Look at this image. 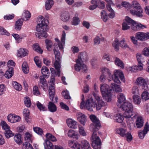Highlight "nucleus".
I'll return each mask as SVG.
<instances>
[{
    "label": "nucleus",
    "instance_id": "9d476101",
    "mask_svg": "<svg viewBox=\"0 0 149 149\" xmlns=\"http://www.w3.org/2000/svg\"><path fill=\"white\" fill-rule=\"evenodd\" d=\"M81 146L79 143H74L72 149H91L90 146L88 142L86 140H82L81 142Z\"/></svg>",
    "mask_w": 149,
    "mask_h": 149
},
{
    "label": "nucleus",
    "instance_id": "864d4df0",
    "mask_svg": "<svg viewBox=\"0 0 149 149\" xmlns=\"http://www.w3.org/2000/svg\"><path fill=\"white\" fill-rule=\"evenodd\" d=\"M112 3H108L106 5V8L107 11L110 13L108 14V16L110 18H111L112 16V8L111 7V4Z\"/></svg>",
    "mask_w": 149,
    "mask_h": 149
},
{
    "label": "nucleus",
    "instance_id": "5fc2aeb1",
    "mask_svg": "<svg viewBox=\"0 0 149 149\" xmlns=\"http://www.w3.org/2000/svg\"><path fill=\"white\" fill-rule=\"evenodd\" d=\"M45 42L47 50L49 51H50L52 44V41L49 40L47 39L45 40Z\"/></svg>",
    "mask_w": 149,
    "mask_h": 149
},
{
    "label": "nucleus",
    "instance_id": "4d7b16f0",
    "mask_svg": "<svg viewBox=\"0 0 149 149\" xmlns=\"http://www.w3.org/2000/svg\"><path fill=\"white\" fill-rule=\"evenodd\" d=\"M34 60L37 66L40 68L41 66V62L38 56H36L34 58Z\"/></svg>",
    "mask_w": 149,
    "mask_h": 149
},
{
    "label": "nucleus",
    "instance_id": "052dcab7",
    "mask_svg": "<svg viewBox=\"0 0 149 149\" xmlns=\"http://www.w3.org/2000/svg\"><path fill=\"white\" fill-rule=\"evenodd\" d=\"M96 3L97 4V6H98L99 8L102 9L104 8L105 4L104 2L101 1L100 0H97L96 1Z\"/></svg>",
    "mask_w": 149,
    "mask_h": 149
},
{
    "label": "nucleus",
    "instance_id": "7c9ffc66",
    "mask_svg": "<svg viewBox=\"0 0 149 149\" xmlns=\"http://www.w3.org/2000/svg\"><path fill=\"white\" fill-rule=\"evenodd\" d=\"M70 18L69 13L67 12L63 13L61 15V19L63 22H66Z\"/></svg>",
    "mask_w": 149,
    "mask_h": 149
},
{
    "label": "nucleus",
    "instance_id": "a211bd4d",
    "mask_svg": "<svg viewBox=\"0 0 149 149\" xmlns=\"http://www.w3.org/2000/svg\"><path fill=\"white\" fill-rule=\"evenodd\" d=\"M8 121L11 123H15L19 122L20 120V116L10 114L7 116Z\"/></svg>",
    "mask_w": 149,
    "mask_h": 149
},
{
    "label": "nucleus",
    "instance_id": "39448f33",
    "mask_svg": "<svg viewBox=\"0 0 149 149\" xmlns=\"http://www.w3.org/2000/svg\"><path fill=\"white\" fill-rule=\"evenodd\" d=\"M100 89L104 99L107 102L111 101L112 87L104 84L100 85Z\"/></svg>",
    "mask_w": 149,
    "mask_h": 149
},
{
    "label": "nucleus",
    "instance_id": "3c124183",
    "mask_svg": "<svg viewBox=\"0 0 149 149\" xmlns=\"http://www.w3.org/2000/svg\"><path fill=\"white\" fill-rule=\"evenodd\" d=\"M141 97L143 100L146 101L149 99V93L146 91H144L142 94Z\"/></svg>",
    "mask_w": 149,
    "mask_h": 149
},
{
    "label": "nucleus",
    "instance_id": "de8ad7c7",
    "mask_svg": "<svg viewBox=\"0 0 149 149\" xmlns=\"http://www.w3.org/2000/svg\"><path fill=\"white\" fill-rule=\"evenodd\" d=\"M33 49L36 52L41 54H42L43 51L38 46V44H35L33 45Z\"/></svg>",
    "mask_w": 149,
    "mask_h": 149
},
{
    "label": "nucleus",
    "instance_id": "c03bdc74",
    "mask_svg": "<svg viewBox=\"0 0 149 149\" xmlns=\"http://www.w3.org/2000/svg\"><path fill=\"white\" fill-rule=\"evenodd\" d=\"M13 85L14 88L17 91H20L22 89V86L16 81L13 82Z\"/></svg>",
    "mask_w": 149,
    "mask_h": 149
},
{
    "label": "nucleus",
    "instance_id": "ddd939ff",
    "mask_svg": "<svg viewBox=\"0 0 149 149\" xmlns=\"http://www.w3.org/2000/svg\"><path fill=\"white\" fill-rule=\"evenodd\" d=\"M148 82V81L146 80L141 77L138 78L136 81V84L142 86V89L146 91H147L148 89L147 85Z\"/></svg>",
    "mask_w": 149,
    "mask_h": 149
},
{
    "label": "nucleus",
    "instance_id": "338daca9",
    "mask_svg": "<svg viewBox=\"0 0 149 149\" xmlns=\"http://www.w3.org/2000/svg\"><path fill=\"white\" fill-rule=\"evenodd\" d=\"M24 103L25 105L27 107H30L31 105V103L29 97H26L24 100Z\"/></svg>",
    "mask_w": 149,
    "mask_h": 149
},
{
    "label": "nucleus",
    "instance_id": "f257e3e1",
    "mask_svg": "<svg viewBox=\"0 0 149 149\" xmlns=\"http://www.w3.org/2000/svg\"><path fill=\"white\" fill-rule=\"evenodd\" d=\"M66 33L64 31H63L62 34L61 39V42L60 43L59 40L57 38L55 39V41L56 43L54 45V49L53 50L54 53L55 55L56 61L54 63V66L55 69L56 70L57 74L58 76H60L61 68L60 62L61 61V57L60 56V53L58 50V47L60 49L62 50L63 48V46L65 45V40Z\"/></svg>",
    "mask_w": 149,
    "mask_h": 149
},
{
    "label": "nucleus",
    "instance_id": "6e6d98bb",
    "mask_svg": "<svg viewBox=\"0 0 149 149\" xmlns=\"http://www.w3.org/2000/svg\"><path fill=\"white\" fill-rule=\"evenodd\" d=\"M36 105L38 109L40 111H44L46 110L45 107L38 101L37 102Z\"/></svg>",
    "mask_w": 149,
    "mask_h": 149
},
{
    "label": "nucleus",
    "instance_id": "a19ab883",
    "mask_svg": "<svg viewBox=\"0 0 149 149\" xmlns=\"http://www.w3.org/2000/svg\"><path fill=\"white\" fill-rule=\"evenodd\" d=\"M23 115L25 118V120L28 122V119L30 114V112L28 109H25L23 111Z\"/></svg>",
    "mask_w": 149,
    "mask_h": 149
},
{
    "label": "nucleus",
    "instance_id": "a18cd8bd",
    "mask_svg": "<svg viewBox=\"0 0 149 149\" xmlns=\"http://www.w3.org/2000/svg\"><path fill=\"white\" fill-rule=\"evenodd\" d=\"M46 136L49 141L50 140L53 142H55L57 141L55 136L50 133L47 134L46 135Z\"/></svg>",
    "mask_w": 149,
    "mask_h": 149
},
{
    "label": "nucleus",
    "instance_id": "2eb2a0df",
    "mask_svg": "<svg viewBox=\"0 0 149 149\" xmlns=\"http://www.w3.org/2000/svg\"><path fill=\"white\" fill-rule=\"evenodd\" d=\"M76 63L74 65L75 70L77 71H79L81 69L84 72H86L87 70V68L83 62H81L78 60H76Z\"/></svg>",
    "mask_w": 149,
    "mask_h": 149
},
{
    "label": "nucleus",
    "instance_id": "6ab92c4d",
    "mask_svg": "<svg viewBox=\"0 0 149 149\" xmlns=\"http://www.w3.org/2000/svg\"><path fill=\"white\" fill-rule=\"evenodd\" d=\"M50 86L49 87L48 90L49 98L51 101H53V99L55 95V91L54 84H49Z\"/></svg>",
    "mask_w": 149,
    "mask_h": 149
},
{
    "label": "nucleus",
    "instance_id": "f03ea898",
    "mask_svg": "<svg viewBox=\"0 0 149 149\" xmlns=\"http://www.w3.org/2000/svg\"><path fill=\"white\" fill-rule=\"evenodd\" d=\"M37 22L38 24L36 27V30L40 33H36V36L39 38H46L47 37L46 31L48 30L46 22L48 21L45 20L42 16H40L38 18Z\"/></svg>",
    "mask_w": 149,
    "mask_h": 149
},
{
    "label": "nucleus",
    "instance_id": "bf43d9fd",
    "mask_svg": "<svg viewBox=\"0 0 149 149\" xmlns=\"http://www.w3.org/2000/svg\"><path fill=\"white\" fill-rule=\"evenodd\" d=\"M6 91V88L5 85L3 84H0V95L4 94Z\"/></svg>",
    "mask_w": 149,
    "mask_h": 149
},
{
    "label": "nucleus",
    "instance_id": "4468645a",
    "mask_svg": "<svg viewBox=\"0 0 149 149\" xmlns=\"http://www.w3.org/2000/svg\"><path fill=\"white\" fill-rule=\"evenodd\" d=\"M149 131V124L147 122L144 125L143 129L139 131L138 132V136L139 138L143 139Z\"/></svg>",
    "mask_w": 149,
    "mask_h": 149
},
{
    "label": "nucleus",
    "instance_id": "8fccbe9b",
    "mask_svg": "<svg viewBox=\"0 0 149 149\" xmlns=\"http://www.w3.org/2000/svg\"><path fill=\"white\" fill-rule=\"evenodd\" d=\"M80 22L79 18L77 17V15H75V16L73 17V19L72 22V25L76 26Z\"/></svg>",
    "mask_w": 149,
    "mask_h": 149
},
{
    "label": "nucleus",
    "instance_id": "c85d7f7f",
    "mask_svg": "<svg viewBox=\"0 0 149 149\" xmlns=\"http://www.w3.org/2000/svg\"><path fill=\"white\" fill-rule=\"evenodd\" d=\"M41 73L42 76H45V77L48 78L49 76V71L47 68L45 66H43L41 69Z\"/></svg>",
    "mask_w": 149,
    "mask_h": 149
},
{
    "label": "nucleus",
    "instance_id": "f8f14e48",
    "mask_svg": "<svg viewBox=\"0 0 149 149\" xmlns=\"http://www.w3.org/2000/svg\"><path fill=\"white\" fill-rule=\"evenodd\" d=\"M119 45L122 48L128 47V45L125 43L124 40L123 39L119 42L117 38H116L113 43L112 44V45L114 47V49L116 51H118L119 50Z\"/></svg>",
    "mask_w": 149,
    "mask_h": 149
},
{
    "label": "nucleus",
    "instance_id": "cd10ccee",
    "mask_svg": "<svg viewBox=\"0 0 149 149\" xmlns=\"http://www.w3.org/2000/svg\"><path fill=\"white\" fill-rule=\"evenodd\" d=\"M87 56L86 52L81 53L78 56V59L77 60L81 62H83V61H86L87 60Z\"/></svg>",
    "mask_w": 149,
    "mask_h": 149
},
{
    "label": "nucleus",
    "instance_id": "e433bc0d",
    "mask_svg": "<svg viewBox=\"0 0 149 149\" xmlns=\"http://www.w3.org/2000/svg\"><path fill=\"white\" fill-rule=\"evenodd\" d=\"M44 145L45 149H53L52 143L49 140H45Z\"/></svg>",
    "mask_w": 149,
    "mask_h": 149
},
{
    "label": "nucleus",
    "instance_id": "79ce46f5",
    "mask_svg": "<svg viewBox=\"0 0 149 149\" xmlns=\"http://www.w3.org/2000/svg\"><path fill=\"white\" fill-rule=\"evenodd\" d=\"M133 102L136 104H139L141 102V99L140 97L137 95H134L133 97Z\"/></svg>",
    "mask_w": 149,
    "mask_h": 149
},
{
    "label": "nucleus",
    "instance_id": "774afa93",
    "mask_svg": "<svg viewBox=\"0 0 149 149\" xmlns=\"http://www.w3.org/2000/svg\"><path fill=\"white\" fill-rule=\"evenodd\" d=\"M33 95L37 96L40 94V93L38 87L34 86L33 88Z\"/></svg>",
    "mask_w": 149,
    "mask_h": 149
},
{
    "label": "nucleus",
    "instance_id": "603ef678",
    "mask_svg": "<svg viewBox=\"0 0 149 149\" xmlns=\"http://www.w3.org/2000/svg\"><path fill=\"white\" fill-rule=\"evenodd\" d=\"M4 134L5 136L7 139L13 136L14 134V133L10 130V129L6 130Z\"/></svg>",
    "mask_w": 149,
    "mask_h": 149
},
{
    "label": "nucleus",
    "instance_id": "4be33fe9",
    "mask_svg": "<svg viewBox=\"0 0 149 149\" xmlns=\"http://www.w3.org/2000/svg\"><path fill=\"white\" fill-rule=\"evenodd\" d=\"M45 76H41L40 77V81L41 84V86L43 88L44 90L45 91L47 88V84L46 82Z\"/></svg>",
    "mask_w": 149,
    "mask_h": 149
},
{
    "label": "nucleus",
    "instance_id": "7ed1b4c3",
    "mask_svg": "<svg viewBox=\"0 0 149 149\" xmlns=\"http://www.w3.org/2000/svg\"><path fill=\"white\" fill-rule=\"evenodd\" d=\"M118 107L125 111L123 113V116L126 119L127 122L128 124L130 123V121L133 120L132 117L134 113L132 104L128 102H125L121 105V106Z\"/></svg>",
    "mask_w": 149,
    "mask_h": 149
},
{
    "label": "nucleus",
    "instance_id": "13d9d810",
    "mask_svg": "<svg viewBox=\"0 0 149 149\" xmlns=\"http://www.w3.org/2000/svg\"><path fill=\"white\" fill-rule=\"evenodd\" d=\"M34 131L39 135H42L43 134V130L42 129L38 127H33Z\"/></svg>",
    "mask_w": 149,
    "mask_h": 149
},
{
    "label": "nucleus",
    "instance_id": "6e6552de",
    "mask_svg": "<svg viewBox=\"0 0 149 149\" xmlns=\"http://www.w3.org/2000/svg\"><path fill=\"white\" fill-rule=\"evenodd\" d=\"M90 118L93 122V124L90 126V130L93 132H96L101 126L100 121L94 115H91L90 116Z\"/></svg>",
    "mask_w": 149,
    "mask_h": 149
},
{
    "label": "nucleus",
    "instance_id": "0e129e2a",
    "mask_svg": "<svg viewBox=\"0 0 149 149\" xmlns=\"http://www.w3.org/2000/svg\"><path fill=\"white\" fill-rule=\"evenodd\" d=\"M142 53L147 57H149V47H145L143 50Z\"/></svg>",
    "mask_w": 149,
    "mask_h": 149
},
{
    "label": "nucleus",
    "instance_id": "37998d69",
    "mask_svg": "<svg viewBox=\"0 0 149 149\" xmlns=\"http://www.w3.org/2000/svg\"><path fill=\"white\" fill-rule=\"evenodd\" d=\"M132 3L131 8H133L136 10H138L142 8L139 3L136 1H133Z\"/></svg>",
    "mask_w": 149,
    "mask_h": 149
},
{
    "label": "nucleus",
    "instance_id": "680f3d73",
    "mask_svg": "<svg viewBox=\"0 0 149 149\" xmlns=\"http://www.w3.org/2000/svg\"><path fill=\"white\" fill-rule=\"evenodd\" d=\"M1 125L2 128L4 130H7L10 129L9 126L5 121H2L1 122Z\"/></svg>",
    "mask_w": 149,
    "mask_h": 149
},
{
    "label": "nucleus",
    "instance_id": "b1692460",
    "mask_svg": "<svg viewBox=\"0 0 149 149\" xmlns=\"http://www.w3.org/2000/svg\"><path fill=\"white\" fill-rule=\"evenodd\" d=\"M68 125L70 128L76 129L77 127V122L72 119H68L67 120Z\"/></svg>",
    "mask_w": 149,
    "mask_h": 149
},
{
    "label": "nucleus",
    "instance_id": "72a5a7b5",
    "mask_svg": "<svg viewBox=\"0 0 149 149\" xmlns=\"http://www.w3.org/2000/svg\"><path fill=\"white\" fill-rule=\"evenodd\" d=\"M54 4L53 0H46L45 2V9L49 10L52 8Z\"/></svg>",
    "mask_w": 149,
    "mask_h": 149
},
{
    "label": "nucleus",
    "instance_id": "e2e57ef3",
    "mask_svg": "<svg viewBox=\"0 0 149 149\" xmlns=\"http://www.w3.org/2000/svg\"><path fill=\"white\" fill-rule=\"evenodd\" d=\"M62 94L65 99H68L71 98V97L69 95V92L67 91H63L62 93Z\"/></svg>",
    "mask_w": 149,
    "mask_h": 149
},
{
    "label": "nucleus",
    "instance_id": "49530a36",
    "mask_svg": "<svg viewBox=\"0 0 149 149\" xmlns=\"http://www.w3.org/2000/svg\"><path fill=\"white\" fill-rule=\"evenodd\" d=\"M23 72L25 74L28 73L29 71V68L26 62H24L22 65Z\"/></svg>",
    "mask_w": 149,
    "mask_h": 149
},
{
    "label": "nucleus",
    "instance_id": "f3484780",
    "mask_svg": "<svg viewBox=\"0 0 149 149\" xmlns=\"http://www.w3.org/2000/svg\"><path fill=\"white\" fill-rule=\"evenodd\" d=\"M131 24H132V29L134 31H139L146 28V25L140 23H136L134 20L133 23H131Z\"/></svg>",
    "mask_w": 149,
    "mask_h": 149
},
{
    "label": "nucleus",
    "instance_id": "a878e982",
    "mask_svg": "<svg viewBox=\"0 0 149 149\" xmlns=\"http://www.w3.org/2000/svg\"><path fill=\"white\" fill-rule=\"evenodd\" d=\"M143 120L141 117L139 116L137 118L135 122V124L137 128H141L143 126Z\"/></svg>",
    "mask_w": 149,
    "mask_h": 149
},
{
    "label": "nucleus",
    "instance_id": "5701e85b",
    "mask_svg": "<svg viewBox=\"0 0 149 149\" xmlns=\"http://www.w3.org/2000/svg\"><path fill=\"white\" fill-rule=\"evenodd\" d=\"M68 136L70 138L78 139L79 136V135L78 133L72 130H69L68 132Z\"/></svg>",
    "mask_w": 149,
    "mask_h": 149
},
{
    "label": "nucleus",
    "instance_id": "dca6fc26",
    "mask_svg": "<svg viewBox=\"0 0 149 149\" xmlns=\"http://www.w3.org/2000/svg\"><path fill=\"white\" fill-rule=\"evenodd\" d=\"M134 20L128 16H126L122 24V29L123 30H125L128 29L130 28V25L131 23H133Z\"/></svg>",
    "mask_w": 149,
    "mask_h": 149
},
{
    "label": "nucleus",
    "instance_id": "2f4dec72",
    "mask_svg": "<svg viewBox=\"0 0 149 149\" xmlns=\"http://www.w3.org/2000/svg\"><path fill=\"white\" fill-rule=\"evenodd\" d=\"M13 74V68L10 67L6 72L4 76L8 79L10 78Z\"/></svg>",
    "mask_w": 149,
    "mask_h": 149
},
{
    "label": "nucleus",
    "instance_id": "c756f323",
    "mask_svg": "<svg viewBox=\"0 0 149 149\" xmlns=\"http://www.w3.org/2000/svg\"><path fill=\"white\" fill-rule=\"evenodd\" d=\"M124 117V116H122L121 114L118 113L114 116L113 119L117 122L121 123L123 120Z\"/></svg>",
    "mask_w": 149,
    "mask_h": 149
},
{
    "label": "nucleus",
    "instance_id": "4c0bfd02",
    "mask_svg": "<svg viewBox=\"0 0 149 149\" xmlns=\"http://www.w3.org/2000/svg\"><path fill=\"white\" fill-rule=\"evenodd\" d=\"M114 63L116 65L123 69L124 68V65L123 61L118 58H116L114 60Z\"/></svg>",
    "mask_w": 149,
    "mask_h": 149
},
{
    "label": "nucleus",
    "instance_id": "bb28decb",
    "mask_svg": "<svg viewBox=\"0 0 149 149\" xmlns=\"http://www.w3.org/2000/svg\"><path fill=\"white\" fill-rule=\"evenodd\" d=\"M129 70L133 72H136L142 70L143 66L141 65H133L129 68Z\"/></svg>",
    "mask_w": 149,
    "mask_h": 149
},
{
    "label": "nucleus",
    "instance_id": "69168bd1",
    "mask_svg": "<svg viewBox=\"0 0 149 149\" xmlns=\"http://www.w3.org/2000/svg\"><path fill=\"white\" fill-rule=\"evenodd\" d=\"M132 93L135 95L139 94V90L138 87L136 86H133L132 88Z\"/></svg>",
    "mask_w": 149,
    "mask_h": 149
},
{
    "label": "nucleus",
    "instance_id": "9b49d317",
    "mask_svg": "<svg viewBox=\"0 0 149 149\" xmlns=\"http://www.w3.org/2000/svg\"><path fill=\"white\" fill-rule=\"evenodd\" d=\"M24 136V140L25 142L23 145L25 149H34L30 143V142H32V135L30 133L27 132L25 134Z\"/></svg>",
    "mask_w": 149,
    "mask_h": 149
},
{
    "label": "nucleus",
    "instance_id": "f704fd0d",
    "mask_svg": "<svg viewBox=\"0 0 149 149\" xmlns=\"http://www.w3.org/2000/svg\"><path fill=\"white\" fill-rule=\"evenodd\" d=\"M48 107L49 110L52 112H55L57 110L56 105L51 102H49Z\"/></svg>",
    "mask_w": 149,
    "mask_h": 149
},
{
    "label": "nucleus",
    "instance_id": "09e8293b",
    "mask_svg": "<svg viewBox=\"0 0 149 149\" xmlns=\"http://www.w3.org/2000/svg\"><path fill=\"white\" fill-rule=\"evenodd\" d=\"M116 132L123 137H125L126 133V130L123 128H120L116 130Z\"/></svg>",
    "mask_w": 149,
    "mask_h": 149
},
{
    "label": "nucleus",
    "instance_id": "412c9836",
    "mask_svg": "<svg viewBox=\"0 0 149 149\" xmlns=\"http://www.w3.org/2000/svg\"><path fill=\"white\" fill-rule=\"evenodd\" d=\"M28 51L24 48H20L17 50V55L18 57H23L28 55Z\"/></svg>",
    "mask_w": 149,
    "mask_h": 149
},
{
    "label": "nucleus",
    "instance_id": "58836bf2",
    "mask_svg": "<svg viewBox=\"0 0 149 149\" xmlns=\"http://www.w3.org/2000/svg\"><path fill=\"white\" fill-rule=\"evenodd\" d=\"M117 84L115 83L113 85L112 84V89L116 93H120L122 91V89L119 85H117Z\"/></svg>",
    "mask_w": 149,
    "mask_h": 149
},
{
    "label": "nucleus",
    "instance_id": "473e14b6",
    "mask_svg": "<svg viewBox=\"0 0 149 149\" xmlns=\"http://www.w3.org/2000/svg\"><path fill=\"white\" fill-rule=\"evenodd\" d=\"M135 37L136 39L139 40L143 41L145 40L144 33L139 32H137L135 35Z\"/></svg>",
    "mask_w": 149,
    "mask_h": 149
},
{
    "label": "nucleus",
    "instance_id": "c9c22d12",
    "mask_svg": "<svg viewBox=\"0 0 149 149\" xmlns=\"http://www.w3.org/2000/svg\"><path fill=\"white\" fill-rule=\"evenodd\" d=\"M15 141L19 144H21L22 143V136L19 134H16L14 137Z\"/></svg>",
    "mask_w": 149,
    "mask_h": 149
},
{
    "label": "nucleus",
    "instance_id": "1a4fd4ad",
    "mask_svg": "<svg viewBox=\"0 0 149 149\" xmlns=\"http://www.w3.org/2000/svg\"><path fill=\"white\" fill-rule=\"evenodd\" d=\"M102 74L100 76V79L101 82H104L106 78L109 81H111L112 80V75L111 71L109 69L104 68L102 70Z\"/></svg>",
    "mask_w": 149,
    "mask_h": 149
},
{
    "label": "nucleus",
    "instance_id": "ea45409f",
    "mask_svg": "<svg viewBox=\"0 0 149 149\" xmlns=\"http://www.w3.org/2000/svg\"><path fill=\"white\" fill-rule=\"evenodd\" d=\"M136 58L139 65H141L143 66L142 62L144 58L142 55L140 54H137L136 55Z\"/></svg>",
    "mask_w": 149,
    "mask_h": 149
},
{
    "label": "nucleus",
    "instance_id": "0eeeda50",
    "mask_svg": "<svg viewBox=\"0 0 149 149\" xmlns=\"http://www.w3.org/2000/svg\"><path fill=\"white\" fill-rule=\"evenodd\" d=\"M114 76L113 81L115 83L117 84H120L121 82L119 80L118 77L120 79L121 81L125 83V79L123 72L120 70H115L113 71Z\"/></svg>",
    "mask_w": 149,
    "mask_h": 149
},
{
    "label": "nucleus",
    "instance_id": "393cba45",
    "mask_svg": "<svg viewBox=\"0 0 149 149\" xmlns=\"http://www.w3.org/2000/svg\"><path fill=\"white\" fill-rule=\"evenodd\" d=\"M117 97L118 100L117 105L118 107H120L122 103L126 100L125 97L123 94L121 93L118 95Z\"/></svg>",
    "mask_w": 149,
    "mask_h": 149
},
{
    "label": "nucleus",
    "instance_id": "423d86ee",
    "mask_svg": "<svg viewBox=\"0 0 149 149\" xmlns=\"http://www.w3.org/2000/svg\"><path fill=\"white\" fill-rule=\"evenodd\" d=\"M92 146L94 149H100L101 142L99 136L97 135L96 132H94L91 138Z\"/></svg>",
    "mask_w": 149,
    "mask_h": 149
},
{
    "label": "nucleus",
    "instance_id": "aec40b11",
    "mask_svg": "<svg viewBox=\"0 0 149 149\" xmlns=\"http://www.w3.org/2000/svg\"><path fill=\"white\" fill-rule=\"evenodd\" d=\"M135 10L133 9H131L130 10V13L132 15H136V16L142 17L143 16L142 14L143 13V9L141 8L138 10Z\"/></svg>",
    "mask_w": 149,
    "mask_h": 149
},
{
    "label": "nucleus",
    "instance_id": "20e7f679",
    "mask_svg": "<svg viewBox=\"0 0 149 149\" xmlns=\"http://www.w3.org/2000/svg\"><path fill=\"white\" fill-rule=\"evenodd\" d=\"M97 105L96 101L94 100L93 98L91 97L87 99L86 101L85 107L87 110L92 111H93V108H96L97 110H100L102 107L106 105V104L101 99L98 101Z\"/></svg>",
    "mask_w": 149,
    "mask_h": 149
}]
</instances>
